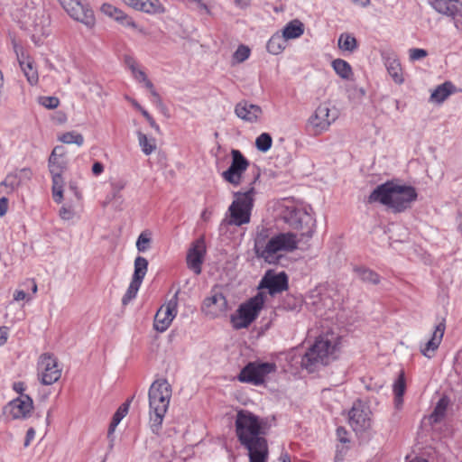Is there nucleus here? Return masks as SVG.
Returning <instances> with one entry per match:
<instances>
[{
  "label": "nucleus",
  "mask_w": 462,
  "mask_h": 462,
  "mask_svg": "<svg viewBox=\"0 0 462 462\" xmlns=\"http://www.w3.org/2000/svg\"><path fill=\"white\" fill-rule=\"evenodd\" d=\"M235 427L238 441L248 450L249 462H267L265 421L247 410H240L236 416Z\"/></svg>",
  "instance_id": "f257e3e1"
},
{
  "label": "nucleus",
  "mask_w": 462,
  "mask_h": 462,
  "mask_svg": "<svg viewBox=\"0 0 462 462\" xmlns=\"http://www.w3.org/2000/svg\"><path fill=\"white\" fill-rule=\"evenodd\" d=\"M61 149L62 147H55L49 158V168L52 177V197L57 203H60L63 199L64 181L61 174L65 169V163L57 157V150Z\"/></svg>",
  "instance_id": "f8f14e48"
},
{
  "label": "nucleus",
  "mask_w": 462,
  "mask_h": 462,
  "mask_svg": "<svg viewBox=\"0 0 462 462\" xmlns=\"http://www.w3.org/2000/svg\"><path fill=\"white\" fill-rule=\"evenodd\" d=\"M346 435H347V431L345 428L338 427L337 429V436L340 442H342V443L349 442V439L346 438Z\"/></svg>",
  "instance_id": "864d4df0"
},
{
  "label": "nucleus",
  "mask_w": 462,
  "mask_h": 462,
  "mask_svg": "<svg viewBox=\"0 0 462 462\" xmlns=\"http://www.w3.org/2000/svg\"><path fill=\"white\" fill-rule=\"evenodd\" d=\"M20 66H21V69L23 71L24 76L26 77L28 82L32 86L36 85L38 83L39 77H38L37 70L32 66V62L25 63L23 61H20Z\"/></svg>",
  "instance_id": "e433bc0d"
},
{
  "label": "nucleus",
  "mask_w": 462,
  "mask_h": 462,
  "mask_svg": "<svg viewBox=\"0 0 462 462\" xmlns=\"http://www.w3.org/2000/svg\"><path fill=\"white\" fill-rule=\"evenodd\" d=\"M148 270V261L143 256H137L134 260V272L133 275V279L136 281H140L143 282V280Z\"/></svg>",
  "instance_id": "c9c22d12"
},
{
  "label": "nucleus",
  "mask_w": 462,
  "mask_h": 462,
  "mask_svg": "<svg viewBox=\"0 0 462 462\" xmlns=\"http://www.w3.org/2000/svg\"><path fill=\"white\" fill-rule=\"evenodd\" d=\"M282 307L286 310H299L301 307V300L292 295H287L282 301Z\"/></svg>",
  "instance_id": "79ce46f5"
},
{
  "label": "nucleus",
  "mask_w": 462,
  "mask_h": 462,
  "mask_svg": "<svg viewBox=\"0 0 462 462\" xmlns=\"http://www.w3.org/2000/svg\"><path fill=\"white\" fill-rule=\"evenodd\" d=\"M272 136L267 133L261 134L255 140L256 148L263 152H266L272 146Z\"/></svg>",
  "instance_id": "37998d69"
},
{
  "label": "nucleus",
  "mask_w": 462,
  "mask_h": 462,
  "mask_svg": "<svg viewBox=\"0 0 462 462\" xmlns=\"http://www.w3.org/2000/svg\"><path fill=\"white\" fill-rule=\"evenodd\" d=\"M14 390H15L17 393H20L21 394H23V392L25 390L23 383H22V382L14 383Z\"/></svg>",
  "instance_id": "0e129e2a"
},
{
  "label": "nucleus",
  "mask_w": 462,
  "mask_h": 462,
  "mask_svg": "<svg viewBox=\"0 0 462 462\" xmlns=\"http://www.w3.org/2000/svg\"><path fill=\"white\" fill-rule=\"evenodd\" d=\"M101 9L105 14L119 22L121 24L127 27H135V23L133 19L117 7L105 4L102 5Z\"/></svg>",
  "instance_id": "a878e982"
},
{
  "label": "nucleus",
  "mask_w": 462,
  "mask_h": 462,
  "mask_svg": "<svg viewBox=\"0 0 462 462\" xmlns=\"http://www.w3.org/2000/svg\"><path fill=\"white\" fill-rule=\"evenodd\" d=\"M453 85L450 82H445L437 87L430 95V100L435 103H442L451 93Z\"/></svg>",
  "instance_id": "c756f323"
},
{
  "label": "nucleus",
  "mask_w": 462,
  "mask_h": 462,
  "mask_svg": "<svg viewBox=\"0 0 462 462\" xmlns=\"http://www.w3.org/2000/svg\"><path fill=\"white\" fill-rule=\"evenodd\" d=\"M250 52H251V51H250L249 47L241 44L238 46L237 50L234 52L233 59L238 63L244 62L245 60H247L249 58Z\"/></svg>",
  "instance_id": "a18cd8bd"
},
{
  "label": "nucleus",
  "mask_w": 462,
  "mask_h": 462,
  "mask_svg": "<svg viewBox=\"0 0 462 462\" xmlns=\"http://www.w3.org/2000/svg\"><path fill=\"white\" fill-rule=\"evenodd\" d=\"M152 241L151 232L145 230L140 234L136 241V247L139 252H145Z\"/></svg>",
  "instance_id": "c03bdc74"
},
{
  "label": "nucleus",
  "mask_w": 462,
  "mask_h": 462,
  "mask_svg": "<svg viewBox=\"0 0 462 462\" xmlns=\"http://www.w3.org/2000/svg\"><path fill=\"white\" fill-rule=\"evenodd\" d=\"M235 112L239 118L248 122H254L262 114V109L259 106L243 101L236 106Z\"/></svg>",
  "instance_id": "b1692460"
},
{
  "label": "nucleus",
  "mask_w": 462,
  "mask_h": 462,
  "mask_svg": "<svg viewBox=\"0 0 462 462\" xmlns=\"http://www.w3.org/2000/svg\"><path fill=\"white\" fill-rule=\"evenodd\" d=\"M306 208L287 207L283 219L292 229L298 230L301 236L311 237L315 229V219Z\"/></svg>",
  "instance_id": "423d86ee"
},
{
  "label": "nucleus",
  "mask_w": 462,
  "mask_h": 462,
  "mask_svg": "<svg viewBox=\"0 0 462 462\" xmlns=\"http://www.w3.org/2000/svg\"><path fill=\"white\" fill-rule=\"evenodd\" d=\"M151 95L153 97L152 102L157 106V107L161 111L164 112L165 110H167L166 106H164V104L162 102L161 96L159 95V93L156 90H152V94H151Z\"/></svg>",
  "instance_id": "3c124183"
},
{
  "label": "nucleus",
  "mask_w": 462,
  "mask_h": 462,
  "mask_svg": "<svg viewBox=\"0 0 462 462\" xmlns=\"http://www.w3.org/2000/svg\"><path fill=\"white\" fill-rule=\"evenodd\" d=\"M178 292L165 304H163L156 312L153 327L159 332L165 331L171 324L177 315Z\"/></svg>",
  "instance_id": "dca6fc26"
},
{
  "label": "nucleus",
  "mask_w": 462,
  "mask_h": 462,
  "mask_svg": "<svg viewBox=\"0 0 462 462\" xmlns=\"http://www.w3.org/2000/svg\"><path fill=\"white\" fill-rule=\"evenodd\" d=\"M406 389L404 374L402 372L393 383V393L395 394V406L399 408L402 404V396Z\"/></svg>",
  "instance_id": "473e14b6"
},
{
  "label": "nucleus",
  "mask_w": 462,
  "mask_h": 462,
  "mask_svg": "<svg viewBox=\"0 0 462 462\" xmlns=\"http://www.w3.org/2000/svg\"><path fill=\"white\" fill-rule=\"evenodd\" d=\"M59 140L64 143H75L79 146H81L84 143L83 135L76 132H67L60 136Z\"/></svg>",
  "instance_id": "a19ab883"
},
{
  "label": "nucleus",
  "mask_w": 462,
  "mask_h": 462,
  "mask_svg": "<svg viewBox=\"0 0 462 462\" xmlns=\"http://www.w3.org/2000/svg\"><path fill=\"white\" fill-rule=\"evenodd\" d=\"M125 187V182L123 180H118L112 183V189L114 192V197L119 196V193Z\"/></svg>",
  "instance_id": "603ef678"
},
{
  "label": "nucleus",
  "mask_w": 462,
  "mask_h": 462,
  "mask_svg": "<svg viewBox=\"0 0 462 462\" xmlns=\"http://www.w3.org/2000/svg\"><path fill=\"white\" fill-rule=\"evenodd\" d=\"M266 296L259 291L254 297L240 305L237 314L231 317V323L236 329L247 328L259 315L265 302Z\"/></svg>",
  "instance_id": "0eeeda50"
},
{
  "label": "nucleus",
  "mask_w": 462,
  "mask_h": 462,
  "mask_svg": "<svg viewBox=\"0 0 462 462\" xmlns=\"http://www.w3.org/2000/svg\"><path fill=\"white\" fill-rule=\"evenodd\" d=\"M125 2L127 5L148 14L163 12V7L159 0H125Z\"/></svg>",
  "instance_id": "393cba45"
},
{
  "label": "nucleus",
  "mask_w": 462,
  "mask_h": 462,
  "mask_svg": "<svg viewBox=\"0 0 462 462\" xmlns=\"http://www.w3.org/2000/svg\"><path fill=\"white\" fill-rule=\"evenodd\" d=\"M131 399H133V397ZM131 401L132 400L126 401L117 409L112 418V420L115 421V424H119L122 419L127 414Z\"/></svg>",
  "instance_id": "de8ad7c7"
},
{
  "label": "nucleus",
  "mask_w": 462,
  "mask_h": 462,
  "mask_svg": "<svg viewBox=\"0 0 462 462\" xmlns=\"http://www.w3.org/2000/svg\"><path fill=\"white\" fill-rule=\"evenodd\" d=\"M304 32V25L299 20H292L286 24L282 30V35L287 39H296L300 37Z\"/></svg>",
  "instance_id": "cd10ccee"
},
{
  "label": "nucleus",
  "mask_w": 462,
  "mask_h": 462,
  "mask_svg": "<svg viewBox=\"0 0 462 462\" xmlns=\"http://www.w3.org/2000/svg\"><path fill=\"white\" fill-rule=\"evenodd\" d=\"M254 194V188H251L245 192L234 193L235 199L228 208L230 213L228 225L240 226L250 222Z\"/></svg>",
  "instance_id": "20e7f679"
},
{
  "label": "nucleus",
  "mask_w": 462,
  "mask_h": 462,
  "mask_svg": "<svg viewBox=\"0 0 462 462\" xmlns=\"http://www.w3.org/2000/svg\"><path fill=\"white\" fill-rule=\"evenodd\" d=\"M227 310V300L222 293H215L203 301L202 310L210 318H216Z\"/></svg>",
  "instance_id": "aec40b11"
},
{
  "label": "nucleus",
  "mask_w": 462,
  "mask_h": 462,
  "mask_svg": "<svg viewBox=\"0 0 462 462\" xmlns=\"http://www.w3.org/2000/svg\"><path fill=\"white\" fill-rule=\"evenodd\" d=\"M142 282L140 281H136L135 279L132 278V281L130 282V285L123 296L122 299V304L127 305L133 299L136 297V294L139 291V288L141 286Z\"/></svg>",
  "instance_id": "58836bf2"
},
{
  "label": "nucleus",
  "mask_w": 462,
  "mask_h": 462,
  "mask_svg": "<svg viewBox=\"0 0 462 462\" xmlns=\"http://www.w3.org/2000/svg\"><path fill=\"white\" fill-rule=\"evenodd\" d=\"M206 254V245L203 237L197 239L187 254V265L196 274L201 273V265Z\"/></svg>",
  "instance_id": "6ab92c4d"
},
{
  "label": "nucleus",
  "mask_w": 462,
  "mask_h": 462,
  "mask_svg": "<svg viewBox=\"0 0 462 462\" xmlns=\"http://www.w3.org/2000/svg\"><path fill=\"white\" fill-rule=\"evenodd\" d=\"M125 62L126 64L129 66V68L131 69L132 72L135 71L136 69H138L135 66V61L134 60V59L132 58H126L125 60Z\"/></svg>",
  "instance_id": "69168bd1"
},
{
  "label": "nucleus",
  "mask_w": 462,
  "mask_h": 462,
  "mask_svg": "<svg viewBox=\"0 0 462 462\" xmlns=\"http://www.w3.org/2000/svg\"><path fill=\"white\" fill-rule=\"evenodd\" d=\"M299 240L292 232L279 233L269 239L261 259L270 264H277L282 257L281 252H292L298 247Z\"/></svg>",
  "instance_id": "39448f33"
},
{
  "label": "nucleus",
  "mask_w": 462,
  "mask_h": 462,
  "mask_svg": "<svg viewBox=\"0 0 462 462\" xmlns=\"http://www.w3.org/2000/svg\"><path fill=\"white\" fill-rule=\"evenodd\" d=\"M286 43L287 39L282 34L275 33L268 41L266 48L270 53L277 55L285 49Z\"/></svg>",
  "instance_id": "c85d7f7f"
},
{
  "label": "nucleus",
  "mask_w": 462,
  "mask_h": 462,
  "mask_svg": "<svg viewBox=\"0 0 462 462\" xmlns=\"http://www.w3.org/2000/svg\"><path fill=\"white\" fill-rule=\"evenodd\" d=\"M445 328H446V326H445L444 320L436 326L435 330L432 333L431 338L421 348V353L423 356H425L429 358L432 357L433 354L438 349V347L442 340V337H443L444 332H445Z\"/></svg>",
  "instance_id": "5701e85b"
},
{
  "label": "nucleus",
  "mask_w": 462,
  "mask_h": 462,
  "mask_svg": "<svg viewBox=\"0 0 462 462\" xmlns=\"http://www.w3.org/2000/svg\"><path fill=\"white\" fill-rule=\"evenodd\" d=\"M394 182L387 181L378 185L369 195L367 202L375 203L379 202L390 208L392 201V194L393 192Z\"/></svg>",
  "instance_id": "4be33fe9"
},
{
  "label": "nucleus",
  "mask_w": 462,
  "mask_h": 462,
  "mask_svg": "<svg viewBox=\"0 0 462 462\" xmlns=\"http://www.w3.org/2000/svg\"><path fill=\"white\" fill-rule=\"evenodd\" d=\"M103 171H104V165L99 162H96L92 166L93 174L97 176V175H100Z\"/></svg>",
  "instance_id": "680f3d73"
},
{
  "label": "nucleus",
  "mask_w": 462,
  "mask_h": 462,
  "mask_svg": "<svg viewBox=\"0 0 462 462\" xmlns=\"http://www.w3.org/2000/svg\"><path fill=\"white\" fill-rule=\"evenodd\" d=\"M415 188L394 183L390 208L394 213H401L410 208L411 203L417 199Z\"/></svg>",
  "instance_id": "ddd939ff"
},
{
  "label": "nucleus",
  "mask_w": 462,
  "mask_h": 462,
  "mask_svg": "<svg viewBox=\"0 0 462 462\" xmlns=\"http://www.w3.org/2000/svg\"><path fill=\"white\" fill-rule=\"evenodd\" d=\"M4 187L7 188V193L13 192L21 185V177L18 173H9L2 181Z\"/></svg>",
  "instance_id": "ea45409f"
},
{
  "label": "nucleus",
  "mask_w": 462,
  "mask_h": 462,
  "mask_svg": "<svg viewBox=\"0 0 462 462\" xmlns=\"http://www.w3.org/2000/svg\"><path fill=\"white\" fill-rule=\"evenodd\" d=\"M276 365L270 362H249L239 373L237 379L242 383L261 385L265 376L276 371Z\"/></svg>",
  "instance_id": "6e6552de"
},
{
  "label": "nucleus",
  "mask_w": 462,
  "mask_h": 462,
  "mask_svg": "<svg viewBox=\"0 0 462 462\" xmlns=\"http://www.w3.org/2000/svg\"><path fill=\"white\" fill-rule=\"evenodd\" d=\"M338 48L345 51L353 52L357 49V41L350 33H341L337 41Z\"/></svg>",
  "instance_id": "7c9ffc66"
},
{
  "label": "nucleus",
  "mask_w": 462,
  "mask_h": 462,
  "mask_svg": "<svg viewBox=\"0 0 462 462\" xmlns=\"http://www.w3.org/2000/svg\"><path fill=\"white\" fill-rule=\"evenodd\" d=\"M354 271L358 275V277L365 282H369L373 284H378L380 282L379 275L370 269L365 267H355Z\"/></svg>",
  "instance_id": "72a5a7b5"
},
{
  "label": "nucleus",
  "mask_w": 462,
  "mask_h": 462,
  "mask_svg": "<svg viewBox=\"0 0 462 462\" xmlns=\"http://www.w3.org/2000/svg\"><path fill=\"white\" fill-rule=\"evenodd\" d=\"M457 221V231L462 235V211L458 214Z\"/></svg>",
  "instance_id": "338daca9"
},
{
  "label": "nucleus",
  "mask_w": 462,
  "mask_h": 462,
  "mask_svg": "<svg viewBox=\"0 0 462 462\" xmlns=\"http://www.w3.org/2000/svg\"><path fill=\"white\" fill-rule=\"evenodd\" d=\"M33 408L32 398L27 394H21L8 404L9 412L14 419H24L29 416Z\"/></svg>",
  "instance_id": "412c9836"
},
{
  "label": "nucleus",
  "mask_w": 462,
  "mask_h": 462,
  "mask_svg": "<svg viewBox=\"0 0 462 462\" xmlns=\"http://www.w3.org/2000/svg\"><path fill=\"white\" fill-rule=\"evenodd\" d=\"M258 289H266L272 296L281 293L288 289V276L284 272L275 273L268 270L263 276Z\"/></svg>",
  "instance_id": "a211bd4d"
},
{
  "label": "nucleus",
  "mask_w": 462,
  "mask_h": 462,
  "mask_svg": "<svg viewBox=\"0 0 462 462\" xmlns=\"http://www.w3.org/2000/svg\"><path fill=\"white\" fill-rule=\"evenodd\" d=\"M434 10L451 18L457 29L462 31V1L460 0H433Z\"/></svg>",
  "instance_id": "f3484780"
},
{
  "label": "nucleus",
  "mask_w": 462,
  "mask_h": 462,
  "mask_svg": "<svg viewBox=\"0 0 462 462\" xmlns=\"http://www.w3.org/2000/svg\"><path fill=\"white\" fill-rule=\"evenodd\" d=\"M280 462H291V457L287 453H282L279 458Z\"/></svg>",
  "instance_id": "774afa93"
},
{
  "label": "nucleus",
  "mask_w": 462,
  "mask_h": 462,
  "mask_svg": "<svg viewBox=\"0 0 462 462\" xmlns=\"http://www.w3.org/2000/svg\"><path fill=\"white\" fill-rule=\"evenodd\" d=\"M231 155V165L222 173V177L227 182L237 186L241 182L242 174L249 166V162L238 150H232Z\"/></svg>",
  "instance_id": "2eb2a0df"
},
{
  "label": "nucleus",
  "mask_w": 462,
  "mask_h": 462,
  "mask_svg": "<svg viewBox=\"0 0 462 462\" xmlns=\"http://www.w3.org/2000/svg\"><path fill=\"white\" fill-rule=\"evenodd\" d=\"M336 343L328 337H320L314 345L301 357V366L309 372H313L319 365H326L329 363L336 350Z\"/></svg>",
  "instance_id": "7ed1b4c3"
},
{
  "label": "nucleus",
  "mask_w": 462,
  "mask_h": 462,
  "mask_svg": "<svg viewBox=\"0 0 462 462\" xmlns=\"http://www.w3.org/2000/svg\"><path fill=\"white\" fill-rule=\"evenodd\" d=\"M37 369L39 379L44 385L53 384L61 376V369L58 366V360L50 353L40 356Z\"/></svg>",
  "instance_id": "9b49d317"
},
{
  "label": "nucleus",
  "mask_w": 462,
  "mask_h": 462,
  "mask_svg": "<svg viewBox=\"0 0 462 462\" xmlns=\"http://www.w3.org/2000/svg\"><path fill=\"white\" fill-rule=\"evenodd\" d=\"M137 137L139 145L145 155H150L156 150L157 145L154 138H149L145 134L140 131L137 132Z\"/></svg>",
  "instance_id": "2f4dec72"
},
{
  "label": "nucleus",
  "mask_w": 462,
  "mask_h": 462,
  "mask_svg": "<svg viewBox=\"0 0 462 462\" xmlns=\"http://www.w3.org/2000/svg\"><path fill=\"white\" fill-rule=\"evenodd\" d=\"M386 68L388 70V73L393 78V79L396 83H402L403 81L402 73H401V65L396 60H387L386 62Z\"/></svg>",
  "instance_id": "4c0bfd02"
},
{
  "label": "nucleus",
  "mask_w": 462,
  "mask_h": 462,
  "mask_svg": "<svg viewBox=\"0 0 462 462\" xmlns=\"http://www.w3.org/2000/svg\"><path fill=\"white\" fill-rule=\"evenodd\" d=\"M271 237L269 228L262 227L256 232L254 250L257 258H262L263 250H265V247L268 245Z\"/></svg>",
  "instance_id": "bb28decb"
},
{
  "label": "nucleus",
  "mask_w": 462,
  "mask_h": 462,
  "mask_svg": "<svg viewBox=\"0 0 462 462\" xmlns=\"http://www.w3.org/2000/svg\"><path fill=\"white\" fill-rule=\"evenodd\" d=\"M59 215L63 220H71L75 217V211L71 207L63 206L60 208Z\"/></svg>",
  "instance_id": "09e8293b"
},
{
  "label": "nucleus",
  "mask_w": 462,
  "mask_h": 462,
  "mask_svg": "<svg viewBox=\"0 0 462 462\" xmlns=\"http://www.w3.org/2000/svg\"><path fill=\"white\" fill-rule=\"evenodd\" d=\"M371 411L361 400H356L348 412L349 425L356 434H362L372 428Z\"/></svg>",
  "instance_id": "1a4fd4ad"
},
{
  "label": "nucleus",
  "mask_w": 462,
  "mask_h": 462,
  "mask_svg": "<svg viewBox=\"0 0 462 462\" xmlns=\"http://www.w3.org/2000/svg\"><path fill=\"white\" fill-rule=\"evenodd\" d=\"M61 6L74 20L85 24L88 28L95 25V15L89 5L82 0H59Z\"/></svg>",
  "instance_id": "9d476101"
},
{
  "label": "nucleus",
  "mask_w": 462,
  "mask_h": 462,
  "mask_svg": "<svg viewBox=\"0 0 462 462\" xmlns=\"http://www.w3.org/2000/svg\"><path fill=\"white\" fill-rule=\"evenodd\" d=\"M332 67L336 73L344 79H348L352 75L351 66L344 60L337 59L333 60Z\"/></svg>",
  "instance_id": "f704fd0d"
},
{
  "label": "nucleus",
  "mask_w": 462,
  "mask_h": 462,
  "mask_svg": "<svg viewBox=\"0 0 462 462\" xmlns=\"http://www.w3.org/2000/svg\"><path fill=\"white\" fill-rule=\"evenodd\" d=\"M118 424H115V421L112 420L111 422H110V425H109V428H108V432H107V437L108 439H110V444H109V449H112L113 448V446H114V439L112 438V435L116 430V428L117 427Z\"/></svg>",
  "instance_id": "5fc2aeb1"
},
{
  "label": "nucleus",
  "mask_w": 462,
  "mask_h": 462,
  "mask_svg": "<svg viewBox=\"0 0 462 462\" xmlns=\"http://www.w3.org/2000/svg\"><path fill=\"white\" fill-rule=\"evenodd\" d=\"M14 300L16 301L24 300H30L31 298L28 297L27 294L23 291L19 290V291H14Z\"/></svg>",
  "instance_id": "4d7b16f0"
},
{
  "label": "nucleus",
  "mask_w": 462,
  "mask_h": 462,
  "mask_svg": "<svg viewBox=\"0 0 462 462\" xmlns=\"http://www.w3.org/2000/svg\"><path fill=\"white\" fill-rule=\"evenodd\" d=\"M147 121H148L149 125H151V127L155 130V132L161 133V128H160L159 125L154 121L152 116H151L149 119H147Z\"/></svg>",
  "instance_id": "e2e57ef3"
},
{
  "label": "nucleus",
  "mask_w": 462,
  "mask_h": 462,
  "mask_svg": "<svg viewBox=\"0 0 462 462\" xmlns=\"http://www.w3.org/2000/svg\"><path fill=\"white\" fill-rule=\"evenodd\" d=\"M133 74H134V79L140 82L144 83L148 79L146 74L143 70L136 69L135 71L133 72Z\"/></svg>",
  "instance_id": "052dcab7"
},
{
  "label": "nucleus",
  "mask_w": 462,
  "mask_h": 462,
  "mask_svg": "<svg viewBox=\"0 0 462 462\" xmlns=\"http://www.w3.org/2000/svg\"><path fill=\"white\" fill-rule=\"evenodd\" d=\"M336 118L337 114L331 113L327 104H320L309 118L308 127L314 135H319L327 131Z\"/></svg>",
  "instance_id": "4468645a"
},
{
  "label": "nucleus",
  "mask_w": 462,
  "mask_h": 462,
  "mask_svg": "<svg viewBox=\"0 0 462 462\" xmlns=\"http://www.w3.org/2000/svg\"><path fill=\"white\" fill-rule=\"evenodd\" d=\"M442 402H443V400H440L438 402L432 416H436L437 417L439 415H443L444 414V411L446 410V406Z\"/></svg>",
  "instance_id": "13d9d810"
},
{
  "label": "nucleus",
  "mask_w": 462,
  "mask_h": 462,
  "mask_svg": "<svg viewBox=\"0 0 462 462\" xmlns=\"http://www.w3.org/2000/svg\"><path fill=\"white\" fill-rule=\"evenodd\" d=\"M38 102L41 106L48 109L57 108L60 105V100L56 97H39Z\"/></svg>",
  "instance_id": "49530a36"
},
{
  "label": "nucleus",
  "mask_w": 462,
  "mask_h": 462,
  "mask_svg": "<svg viewBox=\"0 0 462 462\" xmlns=\"http://www.w3.org/2000/svg\"><path fill=\"white\" fill-rule=\"evenodd\" d=\"M35 436V430L33 428L28 429L26 432V437L24 440V447H28L31 443V441L34 439Z\"/></svg>",
  "instance_id": "bf43d9fd"
},
{
  "label": "nucleus",
  "mask_w": 462,
  "mask_h": 462,
  "mask_svg": "<svg viewBox=\"0 0 462 462\" xmlns=\"http://www.w3.org/2000/svg\"><path fill=\"white\" fill-rule=\"evenodd\" d=\"M8 210V199L5 197H2L0 199V217H3L6 214Z\"/></svg>",
  "instance_id": "6e6d98bb"
},
{
  "label": "nucleus",
  "mask_w": 462,
  "mask_h": 462,
  "mask_svg": "<svg viewBox=\"0 0 462 462\" xmlns=\"http://www.w3.org/2000/svg\"><path fill=\"white\" fill-rule=\"evenodd\" d=\"M409 52H410L411 60H418L425 58L428 55L427 51H425L423 49L414 48V49H411L409 51Z\"/></svg>",
  "instance_id": "8fccbe9b"
},
{
  "label": "nucleus",
  "mask_w": 462,
  "mask_h": 462,
  "mask_svg": "<svg viewBox=\"0 0 462 462\" xmlns=\"http://www.w3.org/2000/svg\"><path fill=\"white\" fill-rule=\"evenodd\" d=\"M171 385L166 379L155 380L149 389L150 427L159 434L171 398Z\"/></svg>",
  "instance_id": "f03ea898"
}]
</instances>
